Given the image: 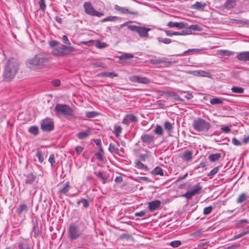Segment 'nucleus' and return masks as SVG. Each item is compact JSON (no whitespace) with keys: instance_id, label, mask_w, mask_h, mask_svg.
<instances>
[{"instance_id":"1","label":"nucleus","mask_w":249,"mask_h":249,"mask_svg":"<svg viewBox=\"0 0 249 249\" xmlns=\"http://www.w3.org/2000/svg\"><path fill=\"white\" fill-rule=\"evenodd\" d=\"M49 59L44 53H38L26 61V66L32 70H38L43 68L48 62Z\"/></svg>"},{"instance_id":"2","label":"nucleus","mask_w":249,"mask_h":249,"mask_svg":"<svg viewBox=\"0 0 249 249\" xmlns=\"http://www.w3.org/2000/svg\"><path fill=\"white\" fill-rule=\"evenodd\" d=\"M18 70V64L13 58H10L4 67L3 76L4 80L9 81L16 75Z\"/></svg>"},{"instance_id":"3","label":"nucleus","mask_w":249,"mask_h":249,"mask_svg":"<svg viewBox=\"0 0 249 249\" xmlns=\"http://www.w3.org/2000/svg\"><path fill=\"white\" fill-rule=\"evenodd\" d=\"M192 126L194 130L197 132H207L211 127V124L204 119L201 118H197L192 123Z\"/></svg>"},{"instance_id":"4","label":"nucleus","mask_w":249,"mask_h":249,"mask_svg":"<svg viewBox=\"0 0 249 249\" xmlns=\"http://www.w3.org/2000/svg\"><path fill=\"white\" fill-rule=\"evenodd\" d=\"M54 111L58 115H62L65 116H71L73 115L72 109L66 104H57L55 105Z\"/></svg>"},{"instance_id":"5","label":"nucleus","mask_w":249,"mask_h":249,"mask_svg":"<svg viewBox=\"0 0 249 249\" xmlns=\"http://www.w3.org/2000/svg\"><path fill=\"white\" fill-rule=\"evenodd\" d=\"M73 51L71 46L61 45L60 46L53 49L52 54L55 56H64Z\"/></svg>"},{"instance_id":"6","label":"nucleus","mask_w":249,"mask_h":249,"mask_svg":"<svg viewBox=\"0 0 249 249\" xmlns=\"http://www.w3.org/2000/svg\"><path fill=\"white\" fill-rule=\"evenodd\" d=\"M82 234V231L79 230L78 226L73 223L70 224L68 230V235L71 239L76 240L79 238Z\"/></svg>"},{"instance_id":"7","label":"nucleus","mask_w":249,"mask_h":249,"mask_svg":"<svg viewBox=\"0 0 249 249\" xmlns=\"http://www.w3.org/2000/svg\"><path fill=\"white\" fill-rule=\"evenodd\" d=\"M83 7L86 14L89 16L100 18L104 15V13L96 11L94 9L90 2H85Z\"/></svg>"},{"instance_id":"8","label":"nucleus","mask_w":249,"mask_h":249,"mask_svg":"<svg viewBox=\"0 0 249 249\" xmlns=\"http://www.w3.org/2000/svg\"><path fill=\"white\" fill-rule=\"evenodd\" d=\"M127 28L134 32H136L141 37H147L148 36V31L151 29L149 28L138 26L136 25H128Z\"/></svg>"},{"instance_id":"9","label":"nucleus","mask_w":249,"mask_h":249,"mask_svg":"<svg viewBox=\"0 0 249 249\" xmlns=\"http://www.w3.org/2000/svg\"><path fill=\"white\" fill-rule=\"evenodd\" d=\"M41 128L44 131H51L54 128V122L51 118H47L42 120Z\"/></svg>"},{"instance_id":"10","label":"nucleus","mask_w":249,"mask_h":249,"mask_svg":"<svg viewBox=\"0 0 249 249\" xmlns=\"http://www.w3.org/2000/svg\"><path fill=\"white\" fill-rule=\"evenodd\" d=\"M129 80L132 82L143 84H147L150 81L148 78L140 75H133L129 77Z\"/></svg>"},{"instance_id":"11","label":"nucleus","mask_w":249,"mask_h":249,"mask_svg":"<svg viewBox=\"0 0 249 249\" xmlns=\"http://www.w3.org/2000/svg\"><path fill=\"white\" fill-rule=\"evenodd\" d=\"M167 25L170 28H176L178 29H183L187 27V23L184 22H178L170 21Z\"/></svg>"},{"instance_id":"12","label":"nucleus","mask_w":249,"mask_h":249,"mask_svg":"<svg viewBox=\"0 0 249 249\" xmlns=\"http://www.w3.org/2000/svg\"><path fill=\"white\" fill-rule=\"evenodd\" d=\"M138 119L137 117L132 114H126L122 121V123L126 125H128L130 123L137 122Z\"/></svg>"},{"instance_id":"13","label":"nucleus","mask_w":249,"mask_h":249,"mask_svg":"<svg viewBox=\"0 0 249 249\" xmlns=\"http://www.w3.org/2000/svg\"><path fill=\"white\" fill-rule=\"evenodd\" d=\"M161 207V201L159 200L152 201L148 203V209L150 212L158 210Z\"/></svg>"},{"instance_id":"14","label":"nucleus","mask_w":249,"mask_h":249,"mask_svg":"<svg viewBox=\"0 0 249 249\" xmlns=\"http://www.w3.org/2000/svg\"><path fill=\"white\" fill-rule=\"evenodd\" d=\"M142 142L146 145L151 144L154 141V136L148 134H144L141 137Z\"/></svg>"},{"instance_id":"15","label":"nucleus","mask_w":249,"mask_h":249,"mask_svg":"<svg viewBox=\"0 0 249 249\" xmlns=\"http://www.w3.org/2000/svg\"><path fill=\"white\" fill-rule=\"evenodd\" d=\"M114 9L121 14H129L130 15H137V13L133 11H130L126 7H121L117 4L114 5Z\"/></svg>"},{"instance_id":"16","label":"nucleus","mask_w":249,"mask_h":249,"mask_svg":"<svg viewBox=\"0 0 249 249\" xmlns=\"http://www.w3.org/2000/svg\"><path fill=\"white\" fill-rule=\"evenodd\" d=\"M28 211L27 205L24 203H21L17 209V213L19 216H22Z\"/></svg>"},{"instance_id":"17","label":"nucleus","mask_w":249,"mask_h":249,"mask_svg":"<svg viewBox=\"0 0 249 249\" xmlns=\"http://www.w3.org/2000/svg\"><path fill=\"white\" fill-rule=\"evenodd\" d=\"M71 189V186L70 185L69 181H67L64 184H63L61 188H60L58 191V194L59 195H66L68 191Z\"/></svg>"},{"instance_id":"18","label":"nucleus","mask_w":249,"mask_h":249,"mask_svg":"<svg viewBox=\"0 0 249 249\" xmlns=\"http://www.w3.org/2000/svg\"><path fill=\"white\" fill-rule=\"evenodd\" d=\"M236 58L240 61H249V52H241L237 55Z\"/></svg>"},{"instance_id":"19","label":"nucleus","mask_w":249,"mask_h":249,"mask_svg":"<svg viewBox=\"0 0 249 249\" xmlns=\"http://www.w3.org/2000/svg\"><path fill=\"white\" fill-rule=\"evenodd\" d=\"M25 183L27 184H32L36 179V176L33 173L25 175Z\"/></svg>"},{"instance_id":"20","label":"nucleus","mask_w":249,"mask_h":249,"mask_svg":"<svg viewBox=\"0 0 249 249\" xmlns=\"http://www.w3.org/2000/svg\"><path fill=\"white\" fill-rule=\"evenodd\" d=\"M119 145V144L118 143L116 142H111L109 144L108 150L111 153L118 154L119 151L118 148Z\"/></svg>"},{"instance_id":"21","label":"nucleus","mask_w":249,"mask_h":249,"mask_svg":"<svg viewBox=\"0 0 249 249\" xmlns=\"http://www.w3.org/2000/svg\"><path fill=\"white\" fill-rule=\"evenodd\" d=\"M235 4V0H227L224 4V7L228 10H230L232 9Z\"/></svg>"},{"instance_id":"22","label":"nucleus","mask_w":249,"mask_h":249,"mask_svg":"<svg viewBox=\"0 0 249 249\" xmlns=\"http://www.w3.org/2000/svg\"><path fill=\"white\" fill-rule=\"evenodd\" d=\"M192 154L191 151H185L182 153V158L186 161H189L192 158Z\"/></svg>"},{"instance_id":"23","label":"nucleus","mask_w":249,"mask_h":249,"mask_svg":"<svg viewBox=\"0 0 249 249\" xmlns=\"http://www.w3.org/2000/svg\"><path fill=\"white\" fill-rule=\"evenodd\" d=\"M90 135V132L89 130H86L85 131L80 132L77 134L78 138L80 140H83L87 138Z\"/></svg>"},{"instance_id":"24","label":"nucleus","mask_w":249,"mask_h":249,"mask_svg":"<svg viewBox=\"0 0 249 249\" xmlns=\"http://www.w3.org/2000/svg\"><path fill=\"white\" fill-rule=\"evenodd\" d=\"M189 74H193L196 75H201L202 76H207L209 73L208 72L204 71H190L188 72Z\"/></svg>"},{"instance_id":"25","label":"nucleus","mask_w":249,"mask_h":249,"mask_svg":"<svg viewBox=\"0 0 249 249\" xmlns=\"http://www.w3.org/2000/svg\"><path fill=\"white\" fill-rule=\"evenodd\" d=\"M201 190L202 187L199 183H197L194 185L190 191L192 193L193 195L195 196L198 194Z\"/></svg>"},{"instance_id":"26","label":"nucleus","mask_w":249,"mask_h":249,"mask_svg":"<svg viewBox=\"0 0 249 249\" xmlns=\"http://www.w3.org/2000/svg\"><path fill=\"white\" fill-rule=\"evenodd\" d=\"M221 155L220 153L211 154L209 155L208 159L212 162H214L219 160Z\"/></svg>"},{"instance_id":"27","label":"nucleus","mask_w":249,"mask_h":249,"mask_svg":"<svg viewBox=\"0 0 249 249\" xmlns=\"http://www.w3.org/2000/svg\"><path fill=\"white\" fill-rule=\"evenodd\" d=\"M248 223H249V221L248 219H241L236 222L235 226L237 228H241Z\"/></svg>"},{"instance_id":"28","label":"nucleus","mask_w":249,"mask_h":249,"mask_svg":"<svg viewBox=\"0 0 249 249\" xmlns=\"http://www.w3.org/2000/svg\"><path fill=\"white\" fill-rule=\"evenodd\" d=\"M151 174L154 175H160L161 176H163V173L162 169L159 166L155 167L151 171Z\"/></svg>"},{"instance_id":"29","label":"nucleus","mask_w":249,"mask_h":249,"mask_svg":"<svg viewBox=\"0 0 249 249\" xmlns=\"http://www.w3.org/2000/svg\"><path fill=\"white\" fill-rule=\"evenodd\" d=\"M36 156L38 158V161L42 163L44 160L43 153L39 148H37Z\"/></svg>"},{"instance_id":"30","label":"nucleus","mask_w":249,"mask_h":249,"mask_svg":"<svg viewBox=\"0 0 249 249\" xmlns=\"http://www.w3.org/2000/svg\"><path fill=\"white\" fill-rule=\"evenodd\" d=\"M134 57L133 55L131 53H124L119 57L120 60L126 62L127 59L132 58Z\"/></svg>"},{"instance_id":"31","label":"nucleus","mask_w":249,"mask_h":249,"mask_svg":"<svg viewBox=\"0 0 249 249\" xmlns=\"http://www.w3.org/2000/svg\"><path fill=\"white\" fill-rule=\"evenodd\" d=\"M166 62V61L165 60V59H163V58H158V59H150V63L152 64H154V65H156V64H161V63H165Z\"/></svg>"},{"instance_id":"32","label":"nucleus","mask_w":249,"mask_h":249,"mask_svg":"<svg viewBox=\"0 0 249 249\" xmlns=\"http://www.w3.org/2000/svg\"><path fill=\"white\" fill-rule=\"evenodd\" d=\"M122 130V128L121 126L118 125H115L114 126V134L116 137H118L120 136V133H121Z\"/></svg>"},{"instance_id":"33","label":"nucleus","mask_w":249,"mask_h":249,"mask_svg":"<svg viewBox=\"0 0 249 249\" xmlns=\"http://www.w3.org/2000/svg\"><path fill=\"white\" fill-rule=\"evenodd\" d=\"M231 90L233 93H243L244 91L243 88L238 87H233L231 88Z\"/></svg>"},{"instance_id":"34","label":"nucleus","mask_w":249,"mask_h":249,"mask_svg":"<svg viewBox=\"0 0 249 249\" xmlns=\"http://www.w3.org/2000/svg\"><path fill=\"white\" fill-rule=\"evenodd\" d=\"M118 18V17L116 16H108L101 20L102 22H105L107 21H114Z\"/></svg>"},{"instance_id":"35","label":"nucleus","mask_w":249,"mask_h":249,"mask_svg":"<svg viewBox=\"0 0 249 249\" xmlns=\"http://www.w3.org/2000/svg\"><path fill=\"white\" fill-rule=\"evenodd\" d=\"M234 52L228 50H220L219 54L222 56H230L234 54Z\"/></svg>"},{"instance_id":"36","label":"nucleus","mask_w":249,"mask_h":249,"mask_svg":"<svg viewBox=\"0 0 249 249\" xmlns=\"http://www.w3.org/2000/svg\"><path fill=\"white\" fill-rule=\"evenodd\" d=\"M154 132L156 134L162 136L163 135V130L161 126L160 125H157Z\"/></svg>"},{"instance_id":"37","label":"nucleus","mask_w":249,"mask_h":249,"mask_svg":"<svg viewBox=\"0 0 249 249\" xmlns=\"http://www.w3.org/2000/svg\"><path fill=\"white\" fill-rule=\"evenodd\" d=\"M248 233H249V227H247L246 231H242L240 233L235 235L233 237V239H236L239 238H240V237L243 236L244 235H246L247 234H248Z\"/></svg>"},{"instance_id":"38","label":"nucleus","mask_w":249,"mask_h":249,"mask_svg":"<svg viewBox=\"0 0 249 249\" xmlns=\"http://www.w3.org/2000/svg\"><path fill=\"white\" fill-rule=\"evenodd\" d=\"M247 198V197L245 193H242L239 195L237 199V202L238 203H241L245 201Z\"/></svg>"},{"instance_id":"39","label":"nucleus","mask_w":249,"mask_h":249,"mask_svg":"<svg viewBox=\"0 0 249 249\" xmlns=\"http://www.w3.org/2000/svg\"><path fill=\"white\" fill-rule=\"evenodd\" d=\"M29 132L31 134L36 135L38 133V128L36 126H31L29 129Z\"/></svg>"},{"instance_id":"40","label":"nucleus","mask_w":249,"mask_h":249,"mask_svg":"<svg viewBox=\"0 0 249 249\" xmlns=\"http://www.w3.org/2000/svg\"><path fill=\"white\" fill-rule=\"evenodd\" d=\"M99 113L94 111H89V112H86V117H87L88 118H94V117L99 115Z\"/></svg>"},{"instance_id":"41","label":"nucleus","mask_w":249,"mask_h":249,"mask_svg":"<svg viewBox=\"0 0 249 249\" xmlns=\"http://www.w3.org/2000/svg\"><path fill=\"white\" fill-rule=\"evenodd\" d=\"M164 127L168 131H171L173 129L172 124L169 122H165L164 124Z\"/></svg>"},{"instance_id":"42","label":"nucleus","mask_w":249,"mask_h":249,"mask_svg":"<svg viewBox=\"0 0 249 249\" xmlns=\"http://www.w3.org/2000/svg\"><path fill=\"white\" fill-rule=\"evenodd\" d=\"M80 203H82L83 206L84 208H87L89 207V203L86 199H81L77 201V203L79 205Z\"/></svg>"},{"instance_id":"43","label":"nucleus","mask_w":249,"mask_h":249,"mask_svg":"<svg viewBox=\"0 0 249 249\" xmlns=\"http://www.w3.org/2000/svg\"><path fill=\"white\" fill-rule=\"evenodd\" d=\"M38 4L40 10L42 11H44L46 7L45 0H39Z\"/></svg>"},{"instance_id":"44","label":"nucleus","mask_w":249,"mask_h":249,"mask_svg":"<svg viewBox=\"0 0 249 249\" xmlns=\"http://www.w3.org/2000/svg\"><path fill=\"white\" fill-rule=\"evenodd\" d=\"M158 40L159 42H162L165 44H169L172 42L171 39L168 38L158 37Z\"/></svg>"},{"instance_id":"45","label":"nucleus","mask_w":249,"mask_h":249,"mask_svg":"<svg viewBox=\"0 0 249 249\" xmlns=\"http://www.w3.org/2000/svg\"><path fill=\"white\" fill-rule=\"evenodd\" d=\"M206 4L197 1L194 6L197 9H202L205 6Z\"/></svg>"},{"instance_id":"46","label":"nucleus","mask_w":249,"mask_h":249,"mask_svg":"<svg viewBox=\"0 0 249 249\" xmlns=\"http://www.w3.org/2000/svg\"><path fill=\"white\" fill-rule=\"evenodd\" d=\"M169 244L173 248H177L181 245V242L180 241L176 240L171 242Z\"/></svg>"},{"instance_id":"47","label":"nucleus","mask_w":249,"mask_h":249,"mask_svg":"<svg viewBox=\"0 0 249 249\" xmlns=\"http://www.w3.org/2000/svg\"><path fill=\"white\" fill-rule=\"evenodd\" d=\"M210 103L213 105L220 104L222 103V100L219 98H214L210 100Z\"/></svg>"},{"instance_id":"48","label":"nucleus","mask_w":249,"mask_h":249,"mask_svg":"<svg viewBox=\"0 0 249 249\" xmlns=\"http://www.w3.org/2000/svg\"><path fill=\"white\" fill-rule=\"evenodd\" d=\"M219 171V167H214L212 170L208 174V176L212 177L213 176L217 173Z\"/></svg>"},{"instance_id":"49","label":"nucleus","mask_w":249,"mask_h":249,"mask_svg":"<svg viewBox=\"0 0 249 249\" xmlns=\"http://www.w3.org/2000/svg\"><path fill=\"white\" fill-rule=\"evenodd\" d=\"M136 165L140 169L143 170H146L147 169V166L143 164L142 162H141L139 160H137L135 162Z\"/></svg>"},{"instance_id":"50","label":"nucleus","mask_w":249,"mask_h":249,"mask_svg":"<svg viewBox=\"0 0 249 249\" xmlns=\"http://www.w3.org/2000/svg\"><path fill=\"white\" fill-rule=\"evenodd\" d=\"M194 196V195H193L192 193L190 191H188L186 193L182 195L181 196L186 197L187 200H189L191 199L192 196Z\"/></svg>"},{"instance_id":"51","label":"nucleus","mask_w":249,"mask_h":249,"mask_svg":"<svg viewBox=\"0 0 249 249\" xmlns=\"http://www.w3.org/2000/svg\"><path fill=\"white\" fill-rule=\"evenodd\" d=\"M118 74L114 72H106V77L113 78L114 77H118Z\"/></svg>"},{"instance_id":"52","label":"nucleus","mask_w":249,"mask_h":249,"mask_svg":"<svg viewBox=\"0 0 249 249\" xmlns=\"http://www.w3.org/2000/svg\"><path fill=\"white\" fill-rule=\"evenodd\" d=\"M213 210V207L212 206L205 207L203 210V213L205 215H208L210 214Z\"/></svg>"},{"instance_id":"53","label":"nucleus","mask_w":249,"mask_h":249,"mask_svg":"<svg viewBox=\"0 0 249 249\" xmlns=\"http://www.w3.org/2000/svg\"><path fill=\"white\" fill-rule=\"evenodd\" d=\"M107 46V44L105 42H102L98 41L96 45V46L98 48L102 49L106 48Z\"/></svg>"},{"instance_id":"54","label":"nucleus","mask_w":249,"mask_h":249,"mask_svg":"<svg viewBox=\"0 0 249 249\" xmlns=\"http://www.w3.org/2000/svg\"><path fill=\"white\" fill-rule=\"evenodd\" d=\"M235 21H236V23H237L242 24L243 25H249V20H248V19H244V20L235 19Z\"/></svg>"},{"instance_id":"55","label":"nucleus","mask_w":249,"mask_h":249,"mask_svg":"<svg viewBox=\"0 0 249 249\" xmlns=\"http://www.w3.org/2000/svg\"><path fill=\"white\" fill-rule=\"evenodd\" d=\"M48 161L51 163V166L53 167V164L55 163L54 155L53 154H52L50 155Z\"/></svg>"},{"instance_id":"56","label":"nucleus","mask_w":249,"mask_h":249,"mask_svg":"<svg viewBox=\"0 0 249 249\" xmlns=\"http://www.w3.org/2000/svg\"><path fill=\"white\" fill-rule=\"evenodd\" d=\"M202 235V231L198 230L196 231L191 233L190 234V235L191 236H195V237H200Z\"/></svg>"},{"instance_id":"57","label":"nucleus","mask_w":249,"mask_h":249,"mask_svg":"<svg viewBox=\"0 0 249 249\" xmlns=\"http://www.w3.org/2000/svg\"><path fill=\"white\" fill-rule=\"evenodd\" d=\"M198 26L197 25H189L187 23V27L185 28L186 29L193 30H198Z\"/></svg>"},{"instance_id":"58","label":"nucleus","mask_w":249,"mask_h":249,"mask_svg":"<svg viewBox=\"0 0 249 249\" xmlns=\"http://www.w3.org/2000/svg\"><path fill=\"white\" fill-rule=\"evenodd\" d=\"M19 249H32L27 244L20 243L18 244Z\"/></svg>"},{"instance_id":"59","label":"nucleus","mask_w":249,"mask_h":249,"mask_svg":"<svg viewBox=\"0 0 249 249\" xmlns=\"http://www.w3.org/2000/svg\"><path fill=\"white\" fill-rule=\"evenodd\" d=\"M192 34V31L190 30H182L181 32H179V36H185L191 35Z\"/></svg>"},{"instance_id":"60","label":"nucleus","mask_w":249,"mask_h":249,"mask_svg":"<svg viewBox=\"0 0 249 249\" xmlns=\"http://www.w3.org/2000/svg\"><path fill=\"white\" fill-rule=\"evenodd\" d=\"M62 40H63V42L64 44L68 45H71V42L69 41V40L66 35L63 36Z\"/></svg>"},{"instance_id":"61","label":"nucleus","mask_w":249,"mask_h":249,"mask_svg":"<svg viewBox=\"0 0 249 249\" xmlns=\"http://www.w3.org/2000/svg\"><path fill=\"white\" fill-rule=\"evenodd\" d=\"M59 44V42L56 40H51L49 41V45L51 47H54Z\"/></svg>"},{"instance_id":"62","label":"nucleus","mask_w":249,"mask_h":249,"mask_svg":"<svg viewBox=\"0 0 249 249\" xmlns=\"http://www.w3.org/2000/svg\"><path fill=\"white\" fill-rule=\"evenodd\" d=\"M221 130L225 133H229L231 131V129L228 126H224L221 127Z\"/></svg>"},{"instance_id":"63","label":"nucleus","mask_w":249,"mask_h":249,"mask_svg":"<svg viewBox=\"0 0 249 249\" xmlns=\"http://www.w3.org/2000/svg\"><path fill=\"white\" fill-rule=\"evenodd\" d=\"M84 148L80 146H77L75 147V151L77 155H79L83 151Z\"/></svg>"},{"instance_id":"64","label":"nucleus","mask_w":249,"mask_h":249,"mask_svg":"<svg viewBox=\"0 0 249 249\" xmlns=\"http://www.w3.org/2000/svg\"><path fill=\"white\" fill-rule=\"evenodd\" d=\"M232 143L236 146H239L241 144V142L239 141H238L236 138H233L232 139Z\"/></svg>"}]
</instances>
